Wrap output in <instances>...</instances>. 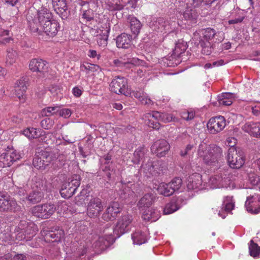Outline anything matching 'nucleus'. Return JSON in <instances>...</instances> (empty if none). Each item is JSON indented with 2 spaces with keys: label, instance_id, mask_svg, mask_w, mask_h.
<instances>
[{
  "label": "nucleus",
  "instance_id": "obj_37",
  "mask_svg": "<svg viewBox=\"0 0 260 260\" xmlns=\"http://www.w3.org/2000/svg\"><path fill=\"white\" fill-rule=\"evenodd\" d=\"M178 199L177 201L173 199L167 204L164 209V213L165 214H170L178 210L180 208V206L178 203Z\"/></svg>",
  "mask_w": 260,
  "mask_h": 260
},
{
  "label": "nucleus",
  "instance_id": "obj_52",
  "mask_svg": "<svg viewBox=\"0 0 260 260\" xmlns=\"http://www.w3.org/2000/svg\"><path fill=\"white\" fill-rule=\"evenodd\" d=\"M12 40L9 37V31L3 29H0V44H6Z\"/></svg>",
  "mask_w": 260,
  "mask_h": 260
},
{
  "label": "nucleus",
  "instance_id": "obj_41",
  "mask_svg": "<svg viewBox=\"0 0 260 260\" xmlns=\"http://www.w3.org/2000/svg\"><path fill=\"white\" fill-rule=\"evenodd\" d=\"M22 133L29 139L37 138L41 135L40 130L34 127L27 128L24 129Z\"/></svg>",
  "mask_w": 260,
  "mask_h": 260
},
{
  "label": "nucleus",
  "instance_id": "obj_1",
  "mask_svg": "<svg viewBox=\"0 0 260 260\" xmlns=\"http://www.w3.org/2000/svg\"><path fill=\"white\" fill-rule=\"evenodd\" d=\"M95 241L93 244H91L90 239H87L80 245L79 250L73 253L68 254L64 260H82L81 257L83 256L87 251V249L90 247L100 248L104 249L105 247L109 245L110 243V237L109 236H105L94 237Z\"/></svg>",
  "mask_w": 260,
  "mask_h": 260
},
{
  "label": "nucleus",
  "instance_id": "obj_56",
  "mask_svg": "<svg viewBox=\"0 0 260 260\" xmlns=\"http://www.w3.org/2000/svg\"><path fill=\"white\" fill-rule=\"evenodd\" d=\"M98 68V66L94 64H91L88 62H84L80 65L81 71L83 72H94V71L96 70V68Z\"/></svg>",
  "mask_w": 260,
  "mask_h": 260
},
{
  "label": "nucleus",
  "instance_id": "obj_63",
  "mask_svg": "<svg viewBox=\"0 0 260 260\" xmlns=\"http://www.w3.org/2000/svg\"><path fill=\"white\" fill-rule=\"evenodd\" d=\"M93 18V13L90 10H85L82 14V18L90 21Z\"/></svg>",
  "mask_w": 260,
  "mask_h": 260
},
{
  "label": "nucleus",
  "instance_id": "obj_45",
  "mask_svg": "<svg viewBox=\"0 0 260 260\" xmlns=\"http://www.w3.org/2000/svg\"><path fill=\"white\" fill-rule=\"evenodd\" d=\"M6 63L11 65L15 62L17 58V52L12 48H9L7 51Z\"/></svg>",
  "mask_w": 260,
  "mask_h": 260
},
{
  "label": "nucleus",
  "instance_id": "obj_27",
  "mask_svg": "<svg viewBox=\"0 0 260 260\" xmlns=\"http://www.w3.org/2000/svg\"><path fill=\"white\" fill-rule=\"evenodd\" d=\"M140 211L142 213V218L146 221L154 222L160 217L159 212L155 209L149 208Z\"/></svg>",
  "mask_w": 260,
  "mask_h": 260
},
{
  "label": "nucleus",
  "instance_id": "obj_18",
  "mask_svg": "<svg viewBox=\"0 0 260 260\" xmlns=\"http://www.w3.org/2000/svg\"><path fill=\"white\" fill-rule=\"evenodd\" d=\"M54 11L62 19H66L69 14L66 0H52Z\"/></svg>",
  "mask_w": 260,
  "mask_h": 260
},
{
  "label": "nucleus",
  "instance_id": "obj_14",
  "mask_svg": "<svg viewBox=\"0 0 260 260\" xmlns=\"http://www.w3.org/2000/svg\"><path fill=\"white\" fill-rule=\"evenodd\" d=\"M229 174L227 172L223 174L214 175L210 177L209 183L213 188L216 187H226L230 184Z\"/></svg>",
  "mask_w": 260,
  "mask_h": 260
},
{
  "label": "nucleus",
  "instance_id": "obj_21",
  "mask_svg": "<svg viewBox=\"0 0 260 260\" xmlns=\"http://www.w3.org/2000/svg\"><path fill=\"white\" fill-rule=\"evenodd\" d=\"M59 29V23L56 20L52 19L45 26L43 25V27L40 29V34L44 32L49 37H53L57 35Z\"/></svg>",
  "mask_w": 260,
  "mask_h": 260
},
{
  "label": "nucleus",
  "instance_id": "obj_60",
  "mask_svg": "<svg viewBox=\"0 0 260 260\" xmlns=\"http://www.w3.org/2000/svg\"><path fill=\"white\" fill-rule=\"evenodd\" d=\"M239 18H235L234 19L229 20V24H233L241 23L244 20L245 15L243 11H239Z\"/></svg>",
  "mask_w": 260,
  "mask_h": 260
},
{
  "label": "nucleus",
  "instance_id": "obj_9",
  "mask_svg": "<svg viewBox=\"0 0 260 260\" xmlns=\"http://www.w3.org/2000/svg\"><path fill=\"white\" fill-rule=\"evenodd\" d=\"M21 157V154L15 150L7 151L0 155V167H10Z\"/></svg>",
  "mask_w": 260,
  "mask_h": 260
},
{
  "label": "nucleus",
  "instance_id": "obj_22",
  "mask_svg": "<svg viewBox=\"0 0 260 260\" xmlns=\"http://www.w3.org/2000/svg\"><path fill=\"white\" fill-rule=\"evenodd\" d=\"M235 203L232 196H226L224 198L221 211H219L218 216L224 219L228 212H231L234 208Z\"/></svg>",
  "mask_w": 260,
  "mask_h": 260
},
{
  "label": "nucleus",
  "instance_id": "obj_33",
  "mask_svg": "<svg viewBox=\"0 0 260 260\" xmlns=\"http://www.w3.org/2000/svg\"><path fill=\"white\" fill-rule=\"evenodd\" d=\"M180 16L187 21H194L198 17V14L194 9L189 7H186L185 10L180 12Z\"/></svg>",
  "mask_w": 260,
  "mask_h": 260
},
{
  "label": "nucleus",
  "instance_id": "obj_44",
  "mask_svg": "<svg viewBox=\"0 0 260 260\" xmlns=\"http://www.w3.org/2000/svg\"><path fill=\"white\" fill-rule=\"evenodd\" d=\"M80 184V176L78 175H74L71 179L70 181L66 182V185L68 186L69 188L73 190L75 193L77 189Z\"/></svg>",
  "mask_w": 260,
  "mask_h": 260
},
{
  "label": "nucleus",
  "instance_id": "obj_36",
  "mask_svg": "<svg viewBox=\"0 0 260 260\" xmlns=\"http://www.w3.org/2000/svg\"><path fill=\"white\" fill-rule=\"evenodd\" d=\"M27 82V79L26 77H22L19 79L17 80L15 84V90L16 91H19L21 90V93H19V96H22L23 95V93H25L27 86L26 83Z\"/></svg>",
  "mask_w": 260,
  "mask_h": 260
},
{
  "label": "nucleus",
  "instance_id": "obj_31",
  "mask_svg": "<svg viewBox=\"0 0 260 260\" xmlns=\"http://www.w3.org/2000/svg\"><path fill=\"white\" fill-rule=\"evenodd\" d=\"M199 35L200 36L202 35V36H201L200 40L203 39L205 42H210L216 35V32L213 28H207L205 29L200 30L199 32H196L194 36L196 37Z\"/></svg>",
  "mask_w": 260,
  "mask_h": 260
},
{
  "label": "nucleus",
  "instance_id": "obj_3",
  "mask_svg": "<svg viewBox=\"0 0 260 260\" xmlns=\"http://www.w3.org/2000/svg\"><path fill=\"white\" fill-rule=\"evenodd\" d=\"M29 25L31 31L40 34V29L52 20V15L50 11L46 8H42L37 12L34 18L27 17Z\"/></svg>",
  "mask_w": 260,
  "mask_h": 260
},
{
  "label": "nucleus",
  "instance_id": "obj_7",
  "mask_svg": "<svg viewBox=\"0 0 260 260\" xmlns=\"http://www.w3.org/2000/svg\"><path fill=\"white\" fill-rule=\"evenodd\" d=\"M133 218L132 215L125 214L122 216L118 220L113 232L118 237L127 232L131 228Z\"/></svg>",
  "mask_w": 260,
  "mask_h": 260
},
{
  "label": "nucleus",
  "instance_id": "obj_64",
  "mask_svg": "<svg viewBox=\"0 0 260 260\" xmlns=\"http://www.w3.org/2000/svg\"><path fill=\"white\" fill-rule=\"evenodd\" d=\"M114 64L117 67H123L126 64H127V60H126L125 59L122 57H120L119 59H115L113 61Z\"/></svg>",
  "mask_w": 260,
  "mask_h": 260
},
{
  "label": "nucleus",
  "instance_id": "obj_20",
  "mask_svg": "<svg viewBox=\"0 0 260 260\" xmlns=\"http://www.w3.org/2000/svg\"><path fill=\"white\" fill-rule=\"evenodd\" d=\"M242 129L251 136L260 137V122H247L242 126Z\"/></svg>",
  "mask_w": 260,
  "mask_h": 260
},
{
  "label": "nucleus",
  "instance_id": "obj_40",
  "mask_svg": "<svg viewBox=\"0 0 260 260\" xmlns=\"http://www.w3.org/2000/svg\"><path fill=\"white\" fill-rule=\"evenodd\" d=\"M43 198V192L38 189L33 190L27 197L28 201L32 204L40 202Z\"/></svg>",
  "mask_w": 260,
  "mask_h": 260
},
{
  "label": "nucleus",
  "instance_id": "obj_13",
  "mask_svg": "<svg viewBox=\"0 0 260 260\" xmlns=\"http://www.w3.org/2000/svg\"><path fill=\"white\" fill-rule=\"evenodd\" d=\"M103 206L101 199L98 198L91 199L87 205V214L90 217H97L102 211Z\"/></svg>",
  "mask_w": 260,
  "mask_h": 260
},
{
  "label": "nucleus",
  "instance_id": "obj_58",
  "mask_svg": "<svg viewBox=\"0 0 260 260\" xmlns=\"http://www.w3.org/2000/svg\"><path fill=\"white\" fill-rule=\"evenodd\" d=\"M57 114L64 118H68L70 117L72 114L71 109L68 108L60 109L57 106Z\"/></svg>",
  "mask_w": 260,
  "mask_h": 260
},
{
  "label": "nucleus",
  "instance_id": "obj_49",
  "mask_svg": "<svg viewBox=\"0 0 260 260\" xmlns=\"http://www.w3.org/2000/svg\"><path fill=\"white\" fill-rule=\"evenodd\" d=\"M169 183L172 189H173V193L177 191H181V188L182 181L181 178L178 177L175 178Z\"/></svg>",
  "mask_w": 260,
  "mask_h": 260
},
{
  "label": "nucleus",
  "instance_id": "obj_25",
  "mask_svg": "<svg viewBox=\"0 0 260 260\" xmlns=\"http://www.w3.org/2000/svg\"><path fill=\"white\" fill-rule=\"evenodd\" d=\"M131 95L132 96L137 99L143 105L149 106L153 104V101L147 94L142 89L133 90L131 92Z\"/></svg>",
  "mask_w": 260,
  "mask_h": 260
},
{
  "label": "nucleus",
  "instance_id": "obj_59",
  "mask_svg": "<svg viewBox=\"0 0 260 260\" xmlns=\"http://www.w3.org/2000/svg\"><path fill=\"white\" fill-rule=\"evenodd\" d=\"M44 161L47 160L48 165L51 161L52 158L50 153L47 151H41L37 154Z\"/></svg>",
  "mask_w": 260,
  "mask_h": 260
},
{
  "label": "nucleus",
  "instance_id": "obj_8",
  "mask_svg": "<svg viewBox=\"0 0 260 260\" xmlns=\"http://www.w3.org/2000/svg\"><path fill=\"white\" fill-rule=\"evenodd\" d=\"M227 160L229 166L233 169H239L244 164L242 152L238 151L235 148L229 149Z\"/></svg>",
  "mask_w": 260,
  "mask_h": 260
},
{
  "label": "nucleus",
  "instance_id": "obj_23",
  "mask_svg": "<svg viewBox=\"0 0 260 260\" xmlns=\"http://www.w3.org/2000/svg\"><path fill=\"white\" fill-rule=\"evenodd\" d=\"M29 68L32 72L44 73L46 72L48 66L45 60L34 58L30 61Z\"/></svg>",
  "mask_w": 260,
  "mask_h": 260
},
{
  "label": "nucleus",
  "instance_id": "obj_12",
  "mask_svg": "<svg viewBox=\"0 0 260 260\" xmlns=\"http://www.w3.org/2000/svg\"><path fill=\"white\" fill-rule=\"evenodd\" d=\"M170 145L165 140H159L154 142L151 147L152 152L159 157L165 156L170 150Z\"/></svg>",
  "mask_w": 260,
  "mask_h": 260
},
{
  "label": "nucleus",
  "instance_id": "obj_50",
  "mask_svg": "<svg viewBox=\"0 0 260 260\" xmlns=\"http://www.w3.org/2000/svg\"><path fill=\"white\" fill-rule=\"evenodd\" d=\"M249 250L251 256L256 257L259 255L260 247L257 244L254 243L252 240H251L249 245Z\"/></svg>",
  "mask_w": 260,
  "mask_h": 260
},
{
  "label": "nucleus",
  "instance_id": "obj_47",
  "mask_svg": "<svg viewBox=\"0 0 260 260\" xmlns=\"http://www.w3.org/2000/svg\"><path fill=\"white\" fill-rule=\"evenodd\" d=\"M200 44L202 47V52L203 54L208 55L210 54L213 50V47L210 42L204 41V40H200Z\"/></svg>",
  "mask_w": 260,
  "mask_h": 260
},
{
  "label": "nucleus",
  "instance_id": "obj_17",
  "mask_svg": "<svg viewBox=\"0 0 260 260\" xmlns=\"http://www.w3.org/2000/svg\"><path fill=\"white\" fill-rule=\"evenodd\" d=\"M157 197L154 193H147L144 195L137 204V207L140 211L149 208L155 202Z\"/></svg>",
  "mask_w": 260,
  "mask_h": 260
},
{
  "label": "nucleus",
  "instance_id": "obj_19",
  "mask_svg": "<svg viewBox=\"0 0 260 260\" xmlns=\"http://www.w3.org/2000/svg\"><path fill=\"white\" fill-rule=\"evenodd\" d=\"M202 176L199 173H194L188 176L186 181V187L188 190L202 189Z\"/></svg>",
  "mask_w": 260,
  "mask_h": 260
},
{
  "label": "nucleus",
  "instance_id": "obj_10",
  "mask_svg": "<svg viewBox=\"0 0 260 260\" xmlns=\"http://www.w3.org/2000/svg\"><path fill=\"white\" fill-rule=\"evenodd\" d=\"M110 88L113 92L125 95L127 92V80L124 77L117 76L111 82Z\"/></svg>",
  "mask_w": 260,
  "mask_h": 260
},
{
  "label": "nucleus",
  "instance_id": "obj_39",
  "mask_svg": "<svg viewBox=\"0 0 260 260\" xmlns=\"http://www.w3.org/2000/svg\"><path fill=\"white\" fill-rule=\"evenodd\" d=\"M121 1L122 4H116L113 8H111V10H121L126 5L129 6L128 8H135L138 0H121Z\"/></svg>",
  "mask_w": 260,
  "mask_h": 260
},
{
  "label": "nucleus",
  "instance_id": "obj_24",
  "mask_svg": "<svg viewBox=\"0 0 260 260\" xmlns=\"http://www.w3.org/2000/svg\"><path fill=\"white\" fill-rule=\"evenodd\" d=\"M161 165V162L159 161H148L143 165V169L146 173H149L152 176H157L162 172Z\"/></svg>",
  "mask_w": 260,
  "mask_h": 260
},
{
  "label": "nucleus",
  "instance_id": "obj_2",
  "mask_svg": "<svg viewBox=\"0 0 260 260\" xmlns=\"http://www.w3.org/2000/svg\"><path fill=\"white\" fill-rule=\"evenodd\" d=\"M198 155L203 159L205 163L211 165L223 157L222 150L215 145H208L203 143L199 146Z\"/></svg>",
  "mask_w": 260,
  "mask_h": 260
},
{
  "label": "nucleus",
  "instance_id": "obj_38",
  "mask_svg": "<svg viewBox=\"0 0 260 260\" xmlns=\"http://www.w3.org/2000/svg\"><path fill=\"white\" fill-rule=\"evenodd\" d=\"M160 194L169 197L173 193V189L170 186L169 183H161L157 189Z\"/></svg>",
  "mask_w": 260,
  "mask_h": 260
},
{
  "label": "nucleus",
  "instance_id": "obj_46",
  "mask_svg": "<svg viewBox=\"0 0 260 260\" xmlns=\"http://www.w3.org/2000/svg\"><path fill=\"white\" fill-rule=\"evenodd\" d=\"M144 154V148L143 147H139L138 148L134 153V157L132 160L133 162L135 164H139L143 158Z\"/></svg>",
  "mask_w": 260,
  "mask_h": 260
},
{
  "label": "nucleus",
  "instance_id": "obj_30",
  "mask_svg": "<svg viewBox=\"0 0 260 260\" xmlns=\"http://www.w3.org/2000/svg\"><path fill=\"white\" fill-rule=\"evenodd\" d=\"M132 239L134 244L140 245L147 242L148 238L144 232L141 231H137L132 233Z\"/></svg>",
  "mask_w": 260,
  "mask_h": 260
},
{
  "label": "nucleus",
  "instance_id": "obj_6",
  "mask_svg": "<svg viewBox=\"0 0 260 260\" xmlns=\"http://www.w3.org/2000/svg\"><path fill=\"white\" fill-rule=\"evenodd\" d=\"M56 207L51 203L37 205L31 209L32 214L42 219L49 218L55 211Z\"/></svg>",
  "mask_w": 260,
  "mask_h": 260
},
{
  "label": "nucleus",
  "instance_id": "obj_62",
  "mask_svg": "<svg viewBox=\"0 0 260 260\" xmlns=\"http://www.w3.org/2000/svg\"><path fill=\"white\" fill-rule=\"evenodd\" d=\"M53 124V122L49 118H46L41 122V126L46 129L50 128Z\"/></svg>",
  "mask_w": 260,
  "mask_h": 260
},
{
  "label": "nucleus",
  "instance_id": "obj_15",
  "mask_svg": "<svg viewBox=\"0 0 260 260\" xmlns=\"http://www.w3.org/2000/svg\"><path fill=\"white\" fill-rule=\"evenodd\" d=\"M150 27L154 30L169 32L171 31V28L168 21H166L162 18H154L150 23Z\"/></svg>",
  "mask_w": 260,
  "mask_h": 260
},
{
  "label": "nucleus",
  "instance_id": "obj_51",
  "mask_svg": "<svg viewBox=\"0 0 260 260\" xmlns=\"http://www.w3.org/2000/svg\"><path fill=\"white\" fill-rule=\"evenodd\" d=\"M44 161L38 155H36L33 159L32 164L38 169H44L48 166L47 160Z\"/></svg>",
  "mask_w": 260,
  "mask_h": 260
},
{
  "label": "nucleus",
  "instance_id": "obj_48",
  "mask_svg": "<svg viewBox=\"0 0 260 260\" xmlns=\"http://www.w3.org/2000/svg\"><path fill=\"white\" fill-rule=\"evenodd\" d=\"M63 235V232L62 231H59L55 233L53 232H48L47 233L44 235L45 240L46 241H50V238L54 239L53 241L59 240Z\"/></svg>",
  "mask_w": 260,
  "mask_h": 260
},
{
  "label": "nucleus",
  "instance_id": "obj_34",
  "mask_svg": "<svg viewBox=\"0 0 260 260\" xmlns=\"http://www.w3.org/2000/svg\"><path fill=\"white\" fill-rule=\"evenodd\" d=\"M148 116H152L155 118L158 119L159 122L160 121L164 123L170 122L172 121H174L175 117L171 114L165 113H160L159 112H155L152 116L148 115Z\"/></svg>",
  "mask_w": 260,
  "mask_h": 260
},
{
  "label": "nucleus",
  "instance_id": "obj_42",
  "mask_svg": "<svg viewBox=\"0 0 260 260\" xmlns=\"http://www.w3.org/2000/svg\"><path fill=\"white\" fill-rule=\"evenodd\" d=\"M186 49V43L183 41H179L175 45V49L173 51V55L174 56H179L184 53Z\"/></svg>",
  "mask_w": 260,
  "mask_h": 260
},
{
  "label": "nucleus",
  "instance_id": "obj_26",
  "mask_svg": "<svg viewBox=\"0 0 260 260\" xmlns=\"http://www.w3.org/2000/svg\"><path fill=\"white\" fill-rule=\"evenodd\" d=\"M132 36L130 35L122 33L116 38V45L118 48L128 49L131 46Z\"/></svg>",
  "mask_w": 260,
  "mask_h": 260
},
{
  "label": "nucleus",
  "instance_id": "obj_29",
  "mask_svg": "<svg viewBox=\"0 0 260 260\" xmlns=\"http://www.w3.org/2000/svg\"><path fill=\"white\" fill-rule=\"evenodd\" d=\"M156 112V111H152L150 113H148L143 115V119L145 121V122L149 127H152L153 128L158 129L160 127V124L159 123L158 119L155 118L152 116H148V115L152 116L154 113Z\"/></svg>",
  "mask_w": 260,
  "mask_h": 260
},
{
  "label": "nucleus",
  "instance_id": "obj_53",
  "mask_svg": "<svg viewBox=\"0 0 260 260\" xmlns=\"http://www.w3.org/2000/svg\"><path fill=\"white\" fill-rule=\"evenodd\" d=\"M60 192L61 197L64 198H69L74 194L73 190L66 186V183L62 185Z\"/></svg>",
  "mask_w": 260,
  "mask_h": 260
},
{
  "label": "nucleus",
  "instance_id": "obj_4",
  "mask_svg": "<svg viewBox=\"0 0 260 260\" xmlns=\"http://www.w3.org/2000/svg\"><path fill=\"white\" fill-rule=\"evenodd\" d=\"M15 237L18 240H30L37 231V226L32 222L21 221L16 228Z\"/></svg>",
  "mask_w": 260,
  "mask_h": 260
},
{
  "label": "nucleus",
  "instance_id": "obj_11",
  "mask_svg": "<svg viewBox=\"0 0 260 260\" xmlns=\"http://www.w3.org/2000/svg\"><path fill=\"white\" fill-rule=\"evenodd\" d=\"M225 125L224 117L219 116L210 118L207 123V128L211 134H215L222 131Z\"/></svg>",
  "mask_w": 260,
  "mask_h": 260
},
{
  "label": "nucleus",
  "instance_id": "obj_5",
  "mask_svg": "<svg viewBox=\"0 0 260 260\" xmlns=\"http://www.w3.org/2000/svg\"><path fill=\"white\" fill-rule=\"evenodd\" d=\"M20 209V206L17 204L15 199L8 196L6 192H0L1 212H15Z\"/></svg>",
  "mask_w": 260,
  "mask_h": 260
},
{
  "label": "nucleus",
  "instance_id": "obj_57",
  "mask_svg": "<svg viewBox=\"0 0 260 260\" xmlns=\"http://www.w3.org/2000/svg\"><path fill=\"white\" fill-rule=\"evenodd\" d=\"M248 180L252 185H258L259 186L260 179L254 173H250L248 174Z\"/></svg>",
  "mask_w": 260,
  "mask_h": 260
},
{
  "label": "nucleus",
  "instance_id": "obj_54",
  "mask_svg": "<svg viewBox=\"0 0 260 260\" xmlns=\"http://www.w3.org/2000/svg\"><path fill=\"white\" fill-rule=\"evenodd\" d=\"M55 207V211H57V213L61 214L66 213L68 211L69 205L67 202L64 201H59L57 204L56 207Z\"/></svg>",
  "mask_w": 260,
  "mask_h": 260
},
{
  "label": "nucleus",
  "instance_id": "obj_55",
  "mask_svg": "<svg viewBox=\"0 0 260 260\" xmlns=\"http://www.w3.org/2000/svg\"><path fill=\"white\" fill-rule=\"evenodd\" d=\"M57 106L48 107L43 109L41 111L43 116H50L54 114H57Z\"/></svg>",
  "mask_w": 260,
  "mask_h": 260
},
{
  "label": "nucleus",
  "instance_id": "obj_43",
  "mask_svg": "<svg viewBox=\"0 0 260 260\" xmlns=\"http://www.w3.org/2000/svg\"><path fill=\"white\" fill-rule=\"evenodd\" d=\"M121 191V197L123 199L127 200L128 201L135 200V193L129 187L124 186Z\"/></svg>",
  "mask_w": 260,
  "mask_h": 260
},
{
  "label": "nucleus",
  "instance_id": "obj_35",
  "mask_svg": "<svg viewBox=\"0 0 260 260\" xmlns=\"http://www.w3.org/2000/svg\"><path fill=\"white\" fill-rule=\"evenodd\" d=\"M233 94L232 93H223L218 96L219 105L230 106L233 103Z\"/></svg>",
  "mask_w": 260,
  "mask_h": 260
},
{
  "label": "nucleus",
  "instance_id": "obj_32",
  "mask_svg": "<svg viewBox=\"0 0 260 260\" xmlns=\"http://www.w3.org/2000/svg\"><path fill=\"white\" fill-rule=\"evenodd\" d=\"M130 23V28L134 35L137 36L140 31L142 27L141 22L135 17L129 16L128 17Z\"/></svg>",
  "mask_w": 260,
  "mask_h": 260
},
{
  "label": "nucleus",
  "instance_id": "obj_61",
  "mask_svg": "<svg viewBox=\"0 0 260 260\" xmlns=\"http://www.w3.org/2000/svg\"><path fill=\"white\" fill-rule=\"evenodd\" d=\"M194 146L193 144H188L184 148L182 149L180 151V155L184 157L187 155L189 152H190L194 148Z\"/></svg>",
  "mask_w": 260,
  "mask_h": 260
},
{
  "label": "nucleus",
  "instance_id": "obj_28",
  "mask_svg": "<svg viewBox=\"0 0 260 260\" xmlns=\"http://www.w3.org/2000/svg\"><path fill=\"white\" fill-rule=\"evenodd\" d=\"M257 201L260 202V198L258 197V195L255 194L252 196L247 197L245 204V206L247 211L254 214H257L260 212V207L258 208H255L254 210L252 209L253 205H254L253 203H256Z\"/></svg>",
  "mask_w": 260,
  "mask_h": 260
},
{
  "label": "nucleus",
  "instance_id": "obj_16",
  "mask_svg": "<svg viewBox=\"0 0 260 260\" xmlns=\"http://www.w3.org/2000/svg\"><path fill=\"white\" fill-rule=\"evenodd\" d=\"M121 208L118 202L111 203L107 208L105 212L103 214L102 218L105 221L112 220L117 216V214L120 212Z\"/></svg>",
  "mask_w": 260,
  "mask_h": 260
}]
</instances>
